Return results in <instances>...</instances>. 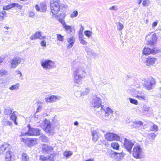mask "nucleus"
Here are the masks:
<instances>
[{
    "mask_svg": "<svg viewBox=\"0 0 161 161\" xmlns=\"http://www.w3.org/2000/svg\"><path fill=\"white\" fill-rule=\"evenodd\" d=\"M158 23V21H156L153 23L152 24V26L153 27H155L156 26Z\"/></svg>",
    "mask_w": 161,
    "mask_h": 161,
    "instance_id": "052dcab7",
    "label": "nucleus"
},
{
    "mask_svg": "<svg viewBox=\"0 0 161 161\" xmlns=\"http://www.w3.org/2000/svg\"><path fill=\"white\" fill-rule=\"evenodd\" d=\"M41 12H46L47 9V6L45 4L43 3H41L40 4Z\"/></svg>",
    "mask_w": 161,
    "mask_h": 161,
    "instance_id": "473e14b6",
    "label": "nucleus"
},
{
    "mask_svg": "<svg viewBox=\"0 0 161 161\" xmlns=\"http://www.w3.org/2000/svg\"><path fill=\"white\" fill-rule=\"evenodd\" d=\"M41 45L42 47H46V42L45 40H42L41 42Z\"/></svg>",
    "mask_w": 161,
    "mask_h": 161,
    "instance_id": "4d7b16f0",
    "label": "nucleus"
},
{
    "mask_svg": "<svg viewBox=\"0 0 161 161\" xmlns=\"http://www.w3.org/2000/svg\"><path fill=\"white\" fill-rule=\"evenodd\" d=\"M92 140L94 142H96L98 139V133L96 130H94L92 132Z\"/></svg>",
    "mask_w": 161,
    "mask_h": 161,
    "instance_id": "c85d7f7f",
    "label": "nucleus"
},
{
    "mask_svg": "<svg viewBox=\"0 0 161 161\" xmlns=\"http://www.w3.org/2000/svg\"><path fill=\"white\" fill-rule=\"evenodd\" d=\"M18 4L16 3H13L10 4L8 5L3 7V10H8L9 9L14 7H15L16 6H17Z\"/></svg>",
    "mask_w": 161,
    "mask_h": 161,
    "instance_id": "393cba45",
    "label": "nucleus"
},
{
    "mask_svg": "<svg viewBox=\"0 0 161 161\" xmlns=\"http://www.w3.org/2000/svg\"><path fill=\"white\" fill-rule=\"evenodd\" d=\"M19 84L18 83H16L14 85H12L9 89L11 90H14L15 89H18L19 86Z\"/></svg>",
    "mask_w": 161,
    "mask_h": 161,
    "instance_id": "e433bc0d",
    "label": "nucleus"
},
{
    "mask_svg": "<svg viewBox=\"0 0 161 161\" xmlns=\"http://www.w3.org/2000/svg\"><path fill=\"white\" fill-rule=\"evenodd\" d=\"M78 14V12L77 11H74L70 15V17L72 18L76 17Z\"/></svg>",
    "mask_w": 161,
    "mask_h": 161,
    "instance_id": "a18cd8bd",
    "label": "nucleus"
},
{
    "mask_svg": "<svg viewBox=\"0 0 161 161\" xmlns=\"http://www.w3.org/2000/svg\"><path fill=\"white\" fill-rule=\"evenodd\" d=\"M39 159L42 161H47V157L44 155H41L40 156Z\"/></svg>",
    "mask_w": 161,
    "mask_h": 161,
    "instance_id": "603ef678",
    "label": "nucleus"
},
{
    "mask_svg": "<svg viewBox=\"0 0 161 161\" xmlns=\"http://www.w3.org/2000/svg\"><path fill=\"white\" fill-rule=\"evenodd\" d=\"M22 59L18 57H14L9 61L10 64V67L12 68H15L21 62Z\"/></svg>",
    "mask_w": 161,
    "mask_h": 161,
    "instance_id": "1a4fd4ad",
    "label": "nucleus"
},
{
    "mask_svg": "<svg viewBox=\"0 0 161 161\" xmlns=\"http://www.w3.org/2000/svg\"><path fill=\"white\" fill-rule=\"evenodd\" d=\"M117 29L119 31H121L124 28V25L120 22H118L117 24Z\"/></svg>",
    "mask_w": 161,
    "mask_h": 161,
    "instance_id": "37998d69",
    "label": "nucleus"
},
{
    "mask_svg": "<svg viewBox=\"0 0 161 161\" xmlns=\"http://www.w3.org/2000/svg\"><path fill=\"white\" fill-rule=\"evenodd\" d=\"M64 36L60 34H58L57 36V39L60 41L63 42L64 40Z\"/></svg>",
    "mask_w": 161,
    "mask_h": 161,
    "instance_id": "c03bdc74",
    "label": "nucleus"
},
{
    "mask_svg": "<svg viewBox=\"0 0 161 161\" xmlns=\"http://www.w3.org/2000/svg\"><path fill=\"white\" fill-rule=\"evenodd\" d=\"M3 125L5 126L7 125L11 126L12 125V122L9 121H4L3 122Z\"/></svg>",
    "mask_w": 161,
    "mask_h": 161,
    "instance_id": "49530a36",
    "label": "nucleus"
},
{
    "mask_svg": "<svg viewBox=\"0 0 161 161\" xmlns=\"http://www.w3.org/2000/svg\"><path fill=\"white\" fill-rule=\"evenodd\" d=\"M109 9L115 10H117V7L115 6H113L110 8Z\"/></svg>",
    "mask_w": 161,
    "mask_h": 161,
    "instance_id": "bf43d9fd",
    "label": "nucleus"
},
{
    "mask_svg": "<svg viewBox=\"0 0 161 161\" xmlns=\"http://www.w3.org/2000/svg\"><path fill=\"white\" fill-rule=\"evenodd\" d=\"M42 36V33L41 32H36L34 34L32 35L30 37V39L32 40H35L36 39H40Z\"/></svg>",
    "mask_w": 161,
    "mask_h": 161,
    "instance_id": "412c9836",
    "label": "nucleus"
},
{
    "mask_svg": "<svg viewBox=\"0 0 161 161\" xmlns=\"http://www.w3.org/2000/svg\"><path fill=\"white\" fill-rule=\"evenodd\" d=\"M74 124L75 125L77 126L79 125V123L77 121H76L74 122Z\"/></svg>",
    "mask_w": 161,
    "mask_h": 161,
    "instance_id": "774afa93",
    "label": "nucleus"
},
{
    "mask_svg": "<svg viewBox=\"0 0 161 161\" xmlns=\"http://www.w3.org/2000/svg\"><path fill=\"white\" fill-rule=\"evenodd\" d=\"M156 60V58H155L148 57L147 58V60L146 61V63L147 65H153L154 64Z\"/></svg>",
    "mask_w": 161,
    "mask_h": 161,
    "instance_id": "aec40b11",
    "label": "nucleus"
},
{
    "mask_svg": "<svg viewBox=\"0 0 161 161\" xmlns=\"http://www.w3.org/2000/svg\"><path fill=\"white\" fill-rule=\"evenodd\" d=\"M142 79L141 83L144 86L146 87L147 89L149 90L154 88L155 82L153 78H151L148 80L144 78H142Z\"/></svg>",
    "mask_w": 161,
    "mask_h": 161,
    "instance_id": "0eeeda50",
    "label": "nucleus"
},
{
    "mask_svg": "<svg viewBox=\"0 0 161 161\" xmlns=\"http://www.w3.org/2000/svg\"><path fill=\"white\" fill-rule=\"evenodd\" d=\"M60 99V97L59 96L52 95L48 97H46L45 100L47 102L53 103L59 100Z\"/></svg>",
    "mask_w": 161,
    "mask_h": 161,
    "instance_id": "f3484780",
    "label": "nucleus"
},
{
    "mask_svg": "<svg viewBox=\"0 0 161 161\" xmlns=\"http://www.w3.org/2000/svg\"><path fill=\"white\" fill-rule=\"evenodd\" d=\"M135 97H137L139 99L144 100V94L140 91H136Z\"/></svg>",
    "mask_w": 161,
    "mask_h": 161,
    "instance_id": "4be33fe9",
    "label": "nucleus"
},
{
    "mask_svg": "<svg viewBox=\"0 0 161 161\" xmlns=\"http://www.w3.org/2000/svg\"><path fill=\"white\" fill-rule=\"evenodd\" d=\"M35 8L37 11H40L41 12L40 6L38 5H36Z\"/></svg>",
    "mask_w": 161,
    "mask_h": 161,
    "instance_id": "13d9d810",
    "label": "nucleus"
},
{
    "mask_svg": "<svg viewBox=\"0 0 161 161\" xmlns=\"http://www.w3.org/2000/svg\"><path fill=\"white\" fill-rule=\"evenodd\" d=\"M134 143L132 142L130 140L125 138L124 142V147L130 153H132V148L134 145Z\"/></svg>",
    "mask_w": 161,
    "mask_h": 161,
    "instance_id": "9b49d317",
    "label": "nucleus"
},
{
    "mask_svg": "<svg viewBox=\"0 0 161 161\" xmlns=\"http://www.w3.org/2000/svg\"><path fill=\"white\" fill-rule=\"evenodd\" d=\"M59 21L61 24H62L63 25V27H64V25H67L66 24V23L65 22L64 20L62 19H59Z\"/></svg>",
    "mask_w": 161,
    "mask_h": 161,
    "instance_id": "6e6d98bb",
    "label": "nucleus"
},
{
    "mask_svg": "<svg viewBox=\"0 0 161 161\" xmlns=\"http://www.w3.org/2000/svg\"><path fill=\"white\" fill-rule=\"evenodd\" d=\"M158 130V128L157 125H153L151 128V130L152 131H156Z\"/></svg>",
    "mask_w": 161,
    "mask_h": 161,
    "instance_id": "de8ad7c7",
    "label": "nucleus"
},
{
    "mask_svg": "<svg viewBox=\"0 0 161 161\" xmlns=\"http://www.w3.org/2000/svg\"><path fill=\"white\" fill-rule=\"evenodd\" d=\"M142 149L140 145H135L133 147L132 151V155L136 159H140L143 157L142 154Z\"/></svg>",
    "mask_w": 161,
    "mask_h": 161,
    "instance_id": "20e7f679",
    "label": "nucleus"
},
{
    "mask_svg": "<svg viewBox=\"0 0 161 161\" xmlns=\"http://www.w3.org/2000/svg\"><path fill=\"white\" fill-rule=\"evenodd\" d=\"M100 110L104 111L105 112V116L107 118H105L106 119H109L111 116V115L113 113V111L109 107L103 105L101 107Z\"/></svg>",
    "mask_w": 161,
    "mask_h": 161,
    "instance_id": "ddd939ff",
    "label": "nucleus"
},
{
    "mask_svg": "<svg viewBox=\"0 0 161 161\" xmlns=\"http://www.w3.org/2000/svg\"><path fill=\"white\" fill-rule=\"evenodd\" d=\"M84 27L82 25H81V27H80V29L79 32L82 33L83 31L84 30Z\"/></svg>",
    "mask_w": 161,
    "mask_h": 161,
    "instance_id": "e2e57ef3",
    "label": "nucleus"
},
{
    "mask_svg": "<svg viewBox=\"0 0 161 161\" xmlns=\"http://www.w3.org/2000/svg\"><path fill=\"white\" fill-rule=\"evenodd\" d=\"M150 2L149 0H144L143 1L142 4L143 6L147 7L149 5Z\"/></svg>",
    "mask_w": 161,
    "mask_h": 161,
    "instance_id": "a19ab883",
    "label": "nucleus"
},
{
    "mask_svg": "<svg viewBox=\"0 0 161 161\" xmlns=\"http://www.w3.org/2000/svg\"><path fill=\"white\" fill-rule=\"evenodd\" d=\"M90 91V89L88 88H85V90L81 91L82 94L83 96H84L88 94Z\"/></svg>",
    "mask_w": 161,
    "mask_h": 161,
    "instance_id": "58836bf2",
    "label": "nucleus"
},
{
    "mask_svg": "<svg viewBox=\"0 0 161 161\" xmlns=\"http://www.w3.org/2000/svg\"><path fill=\"white\" fill-rule=\"evenodd\" d=\"M79 40L80 43L82 45H86L87 42L83 38H79Z\"/></svg>",
    "mask_w": 161,
    "mask_h": 161,
    "instance_id": "3c124183",
    "label": "nucleus"
},
{
    "mask_svg": "<svg viewBox=\"0 0 161 161\" xmlns=\"http://www.w3.org/2000/svg\"><path fill=\"white\" fill-rule=\"evenodd\" d=\"M42 127L46 132L49 134L50 136H53L54 134V132L52 130L51 125L49 122L46 121L44 125L42 126Z\"/></svg>",
    "mask_w": 161,
    "mask_h": 161,
    "instance_id": "f8f14e48",
    "label": "nucleus"
},
{
    "mask_svg": "<svg viewBox=\"0 0 161 161\" xmlns=\"http://www.w3.org/2000/svg\"><path fill=\"white\" fill-rule=\"evenodd\" d=\"M22 161H28L29 158L28 155L25 153H23L22 155Z\"/></svg>",
    "mask_w": 161,
    "mask_h": 161,
    "instance_id": "7c9ffc66",
    "label": "nucleus"
},
{
    "mask_svg": "<svg viewBox=\"0 0 161 161\" xmlns=\"http://www.w3.org/2000/svg\"><path fill=\"white\" fill-rule=\"evenodd\" d=\"M150 110V108L147 106L146 105H144L142 108V112L145 114V113L148 112Z\"/></svg>",
    "mask_w": 161,
    "mask_h": 161,
    "instance_id": "72a5a7b5",
    "label": "nucleus"
},
{
    "mask_svg": "<svg viewBox=\"0 0 161 161\" xmlns=\"http://www.w3.org/2000/svg\"><path fill=\"white\" fill-rule=\"evenodd\" d=\"M65 30V31L68 33L70 34L72 32L73 30V28L71 26L67 25H64V27Z\"/></svg>",
    "mask_w": 161,
    "mask_h": 161,
    "instance_id": "bb28decb",
    "label": "nucleus"
},
{
    "mask_svg": "<svg viewBox=\"0 0 161 161\" xmlns=\"http://www.w3.org/2000/svg\"><path fill=\"white\" fill-rule=\"evenodd\" d=\"M12 146L10 144L4 143L2 145H0V154L3 153L7 148L8 149L6 153L5 156L6 161H11L14 154L13 152L10 151Z\"/></svg>",
    "mask_w": 161,
    "mask_h": 161,
    "instance_id": "7ed1b4c3",
    "label": "nucleus"
},
{
    "mask_svg": "<svg viewBox=\"0 0 161 161\" xmlns=\"http://www.w3.org/2000/svg\"><path fill=\"white\" fill-rule=\"evenodd\" d=\"M50 7L51 12L53 14H58L61 9L65 11L68 8V6L64 2H61L59 0L55 1L53 3H51Z\"/></svg>",
    "mask_w": 161,
    "mask_h": 161,
    "instance_id": "f03ea898",
    "label": "nucleus"
},
{
    "mask_svg": "<svg viewBox=\"0 0 161 161\" xmlns=\"http://www.w3.org/2000/svg\"><path fill=\"white\" fill-rule=\"evenodd\" d=\"M72 153L71 151H65L64 153V155L67 158H69L72 155Z\"/></svg>",
    "mask_w": 161,
    "mask_h": 161,
    "instance_id": "4c0bfd02",
    "label": "nucleus"
},
{
    "mask_svg": "<svg viewBox=\"0 0 161 161\" xmlns=\"http://www.w3.org/2000/svg\"><path fill=\"white\" fill-rule=\"evenodd\" d=\"M42 108V106L40 104H39V105L38 104V107L36 109V114L37 112H39L40 111H41ZM35 116H34V117H35V118L36 117V114H35Z\"/></svg>",
    "mask_w": 161,
    "mask_h": 161,
    "instance_id": "09e8293b",
    "label": "nucleus"
},
{
    "mask_svg": "<svg viewBox=\"0 0 161 161\" xmlns=\"http://www.w3.org/2000/svg\"><path fill=\"white\" fill-rule=\"evenodd\" d=\"M136 124H138L139 125H142L143 124V123L141 121H136Z\"/></svg>",
    "mask_w": 161,
    "mask_h": 161,
    "instance_id": "0e129e2a",
    "label": "nucleus"
},
{
    "mask_svg": "<svg viewBox=\"0 0 161 161\" xmlns=\"http://www.w3.org/2000/svg\"><path fill=\"white\" fill-rule=\"evenodd\" d=\"M84 34L88 37H90L92 34V32L89 30H86L84 32Z\"/></svg>",
    "mask_w": 161,
    "mask_h": 161,
    "instance_id": "79ce46f5",
    "label": "nucleus"
},
{
    "mask_svg": "<svg viewBox=\"0 0 161 161\" xmlns=\"http://www.w3.org/2000/svg\"><path fill=\"white\" fill-rule=\"evenodd\" d=\"M102 105V102L100 97L96 95L93 97V101L92 103V106L94 108H98L103 106Z\"/></svg>",
    "mask_w": 161,
    "mask_h": 161,
    "instance_id": "4468645a",
    "label": "nucleus"
},
{
    "mask_svg": "<svg viewBox=\"0 0 161 161\" xmlns=\"http://www.w3.org/2000/svg\"><path fill=\"white\" fill-rule=\"evenodd\" d=\"M129 99L131 103L135 105L137 104L138 102L137 100L131 98H129Z\"/></svg>",
    "mask_w": 161,
    "mask_h": 161,
    "instance_id": "ea45409f",
    "label": "nucleus"
},
{
    "mask_svg": "<svg viewBox=\"0 0 161 161\" xmlns=\"http://www.w3.org/2000/svg\"><path fill=\"white\" fill-rule=\"evenodd\" d=\"M35 15V13L32 11H30L29 14V16L30 17L33 16Z\"/></svg>",
    "mask_w": 161,
    "mask_h": 161,
    "instance_id": "680f3d73",
    "label": "nucleus"
},
{
    "mask_svg": "<svg viewBox=\"0 0 161 161\" xmlns=\"http://www.w3.org/2000/svg\"><path fill=\"white\" fill-rule=\"evenodd\" d=\"M115 153V152L109 149L108 150L107 153V155L109 157L114 158Z\"/></svg>",
    "mask_w": 161,
    "mask_h": 161,
    "instance_id": "cd10ccee",
    "label": "nucleus"
},
{
    "mask_svg": "<svg viewBox=\"0 0 161 161\" xmlns=\"http://www.w3.org/2000/svg\"><path fill=\"white\" fill-rule=\"evenodd\" d=\"M111 146L114 149L118 150L119 147V145L117 142H112L111 144Z\"/></svg>",
    "mask_w": 161,
    "mask_h": 161,
    "instance_id": "2f4dec72",
    "label": "nucleus"
},
{
    "mask_svg": "<svg viewBox=\"0 0 161 161\" xmlns=\"http://www.w3.org/2000/svg\"><path fill=\"white\" fill-rule=\"evenodd\" d=\"M75 95L77 97H79L82 95L81 91H77L75 93Z\"/></svg>",
    "mask_w": 161,
    "mask_h": 161,
    "instance_id": "8fccbe9b",
    "label": "nucleus"
},
{
    "mask_svg": "<svg viewBox=\"0 0 161 161\" xmlns=\"http://www.w3.org/2000/svg\"><path fill=\"white\" fill-rule=\"evenodd\" d=\"M79 38H83L82 37L83 36V35L82 33L79 32Z\"/></svg>",
    "mask_w": 161,
    "mask_h": 161,
    "instance_id": "69168bd1",
    "label": "nucleus"
},
{
    "mask_svg": "<svg viewBox=\"0 0 161 161\" xmlns=\"http://www.w3.org/2000/svg\"><path fill=\"white\" fill-rule=\"evenodd\" d=\"M75 38L73 36H71L70 38H68L67 39V42L69 43L68 46H67L69 48H71L73 46L74 42H75Z\"/></svg>",
    "mask_w": 161,
    "mask_h": 161,
    "instance_id": "5701e85b",
    "label": "nucleus"
},
{
    "mask_svg": "<svg viewBox=\"0 0 161 161\" xmlns=\"http://www.w3.org/2000/svg\"><path fill=\"white\" fill-rule=\"evenodd\" d=\"M7 72L5 69H3L0 70V76H2L5 75Z\"/></svg>",
    "mask_w": 161,
    "mask_h": 161,
    "instance_id": "864d4df0",
    "label": "nucleus"
},
{
    "mask_svg": "<svg viewBox=\"0 0 161 161\" xmlns=\"http://www.w3.org/2000/svg\"><path fill=\"white\" fill-rule=\"evenodd\" d=\"M161 53V49H158L157 47H153L147 45V46L145 47L143 50L142 53L144 55H148L150 54H155L156 53Z\"/></svg>",
    "mask_w": 161,
    "mask_h": 161,
    "instance_id": "39448f33",
    "label": "nucleus"
},
{
    "mask_svg": "<svg viewBox=\"0 0 161 161\" xmlns=\"http://www.w3.org/2000/svg\"><path fill=\"white\" fill-rule=\"evenodd\" d=\"M148 136L149 137L152 138L153 140L155 137L156 135L155 133H153L149 134Z\"/></svg>",
    "mask_w": 161,
    "mask_h": 161,
    "instance_id": "5fc2aeb1",
    "label": "nucleus"
},
{
    "mask_svg": "<svg viewBox=\"0 0 161 161\" xmlns=\"http://www.w3.org/2000/svg\"><path fill=\"white\" fill-rule=\"evenodd\" d=\"M147 45L153 47H156L155 44L157 43V37L155 34H150L146 36Z\"/></svg>",
    "mask_w": 161,
    "mask_h": 161,
    "instance_id": "423d86ee",
    "label": "nucleus"
},
{
    "mask_svg": "<svg viewBox=\"0 0 161 161\" xmlns=\"http://www.w3.org/2000/svg\"><path fill=\"white\" fill-rule=\"evenodd\" d=\"M83 47L85 49V51L86 52L87 54L90 56H95V53L94 51L88 47L87 46H84Z\"/></svg>",
    "mask_w": 161,
    "mask_h": 161,
    "instance_id": "6ab92c4d",
    "label": "nucleus"
},
{
    "mask_svg": "<svg viewBox=\"0 0 161 161\" xmlns=\"http://www.w3.org/2000/svg\"><path fill=\"white\" fill-rule=\"evenodd\" d=\"M105 137L108 141L116 140L117 141L120 140V137L118 135L113 133H109L105 135Z\"/></svg>",
    "mask_w": 161,
    "mask_h": 161,
    "instance_id": "2eb2a0df",
    "label": "nucleus"
},
{
    "mask_svg": "<svg viewBox=\"0 0 161 161\" xmlns=\"http://www.w3.org/2000/svg\"><path fill=\"white\" fill-rule=\"evenodd\" d=\"M41 130L38 128H32L26 132L23 133V135L25 136H37L40 135Z\"/></svg>",
    "mask_w": 161,
    "mask_h": 161,
    "instance_id": "9d476101",
    "label": "nucleus"
},
{
    "mask_svg": "<svg viewBox=\"0 0 161 161\" xmlns=\"http://www.w3.org/2000/svg\"><path fill=\"white\" fill-rule=\"evenodd\" d=\"M52 147L49 146L48 145L44 144L42 145V152L44 154H49L53 150Z\"/></svg>",
    "mask_w": 161,
    "mask_h": 161,
    "instance_id": "dca6fc26",
    "label": "nucleus"
},
{
    "mask_svg": "<svg viewBox=\"0 0 161 161\" xmlns=\"http://www.w3.org/2000/svg\"><path fill=\"white\" fill-rule=\"evenodd\" d=\"M55 154H51L50 155L48 156L47 157V161H53L54 157L55 156Z\"/></svg>",
    "mask_w": 161,
    "mask_h": 161,
    "instance_id": "f704fd0d",
    "label": "nucleus"
},
{
    "mask_svg": "<svg viewBox=\"0 0 161 161\" xmlns=\"http://www.w3.org/2000/svg\"><path fill=\"white\" fill-rule=\"evenodd\" d=\"M41 64L42 67L46 70L51 69L54 68V62L49 59L42 60Z\"/></svg>",
    "mask_w": 161,
    "mask_h": 161,
    "instance_id": "6e6552de",
    "label": "nucleus"
},
{
    "mask_svg": "<svg viewBox=\"0 0 161 161\" xmlns=\"http://www.w3.org/2000/svg\"><path fill=\"white\" fill-rule=\"evenodd\" d=\"M12 112V110L10 107H7L4 108V113L5 115H10Z\"/></svg>",
    "mask_w": 161,
    "mask_h": 161,
    "instance_id": "c756f323",
    "label": "nucleus"
},
{
    "mask_svg": "<svg viewBox=\"0 0 161 161\" xmlns=\"http://www.w3.org/2000/svg\"><path fill=\"white\" fill-rule=\"evenodd\" d=\"M16 112H14L12 114V115L10 116V119H12L14 122V124L17 125L18 123L16 122V119H17V114H15Z\"/></svg>",
    "mask_w": 161,
    "mask_h": 161,
    "instance_id": "a878e982",
    "label": "nucleus"
},
{
    "mask_svg": "<svg viewBox=\"0 0 161 161\" xmlns=\"http://www.w3.org/2000/svg\"><path fill=\"white\" fill-rule=\"evenodd\" d=\"M86 67V64L84 63L79 64L75 70L73 72L74 81L75 83L78 84L80 82L81 78L85 76L86 74L85 68Z\"/></svg>",
    "mask_w": 161,
    "mask_h": 161,
    "instance_id": "f257e3e1",
    "label": "nucleus"
},
{
    "mask_svg": "<svg viewBox=\"0 0 161 161\" xmlns=\"http://www.w3.org/2000/svg\"><path fill=\"white\" fill-rule=\"evenodd\" d=\"M125 155V153L123 152H115L114 159H116L117 161H120L123 158Z\"/></svg>",
    "mask_w": 161,
    "mask_h": 161,
    "instance_id": "a211bd4d",
    "label": "nucleus"
},
{
    "mask_svg": "<svg viewBox=\"0 0 161 161\" xmlns=\"http://www.w3.org/2000/svg\"><path fill=\"white\" fill-rule=\"evenodd\" d=\"M15 73L17 74H20L21 73V72L20 71L17 70L15 71Z\"/></svg>",
    "mask_w": 161,
    "mask_h": 161,
    "instance_id": "338daca9",
    "label": "nucleus"
},
{
    "mask_svg": "<svg viewBox=\"0 0 161 161\" xmlns=\"http://www.w3.org/2000/svg\"><path fill=\"white\" fill-rule=\"evenodd\" d=\"M34 141L35 139L33 138H27L26 139H22V141L25 143H27L29 146H30L32 144Z\"/></svg>",
    "mask_w": 161,
    "mask_h": 161,
    "instance_id": "b1692460",
    "label": "nucleus"
},
{
    "mask_svg": "<svg viewBox=\"0 0 161 161\" xmlns=\"http://www.w3.org/2000/svg\"><path fill=\"white\" fill-rule=\"evenodd\" d=\"M40 140L42 142H47L48 141V138L43 135H41L40 137Z\"/></svg>",
    "mask_w": 161,
    "mask_h": 161,
    "instance_id": "c9c22d12",
    "label": "nucleus"
}]
</instances>
